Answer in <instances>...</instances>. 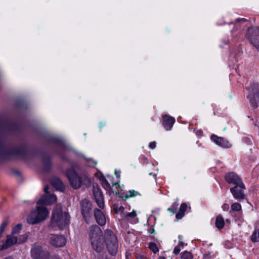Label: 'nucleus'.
Segmentation results:
<instances>
[{
	"label": "nucleus",
	"mask_w": 259,
	"mask_h": 259,
	"mask_svg": "<svg viewBox=\"0 0 259 259\" xmlns=\"http://www.w3.org/2000/svg\"><path fill=\"white\" fill-rule=\"evenodd\" d=\"M51 222L60 229H64L70 223V216L67 212H63L61 205L57 204L53 212Z\"/></svg>",
	"instance_id": "nucleus-1"
},
{
	"label": "nucleus",
	"mask_w": 259,
	"mask_h": 259,
	"mask_svg": "<svg viewBox=\"0 0 259 259\" xmlns=\"http://www.w3.org/2000/svg\"><path fill=\"white\" fill-rule=\"evenodd\" d=\"M49 211L44 206H37L36 210L32 211L27 218V223L29 224H38L47 219L49 215Z\"/></svg>",
	"instance_id": "nucleus-2"
},
{
	"label": "nucleus",
	"mask_w": 259,
	"mask_h": 259,
	"mask_svg": "<svg viewBox=\"0 0 259 259\" xmlns=\"http://www.w3.org/2000/svg\"><path fill=\"white\" fill-rule=\"evenodd\" d=\"M104 238L109 253L112 256L115 255L118 247L116 237L111 230L107 229L105 231Z\"/></svg>",
	"instance_id": "nucleus-3"
},
{
	"label": "nucleus",
	"mask_w": 259,
	"mask_h": 259,
	"mask_svg": "<svg viewBox=\"0 0 259 259\" xmlns=\"http://www.w3.org/2000/svg\"><path fill=\"white\" fill-rule=\"evenodd\" d=\"M66 176L69 180L70 183L74 189H78L80 187L83 182L87 181L89 183V179L87 177H79L77 174L72 169H69L66 171Z\"/></svg>",
	"instance_id": "nucleus-4"
},
{
	"label": "nucleus",
	"mask_w": 259,
	"mask_h": 259,
	"mask_svg": "<svg viewBox=\"0 0 259 259\" xmlns=\"http://www.w3.org/2000/svg\"><path fill=\"white\" fill-rule=\"evenodd\" d=\"M31 255L33 259H49V253L42 250L41 246L37 244H34L31 249Z\"/></svg>",
	"instance_id": "nucleus-5"
},
{
	"label": "nucleus",
	"mask_w": 259,
	"mask_h": 259,
	"mask_svg": "<svg viewBox=\"0 0 259 259\" xmlns=\"http://www.w3.org/2000/svg\"><path fill=\"white\" fill-rule=\"evenodd\" d=\"M49 186H46L44 188L45 194L43 195L37 202V204L42 205H50L56 202V196L48 192Z\"/></svg>",
	"instance_id": "nucleus-6"
},
{
	"label": "nucleus",
	"mask_w": 259,
	"mask_h": 259,
	"mask_svg": "<svg viewBox=\"0 0 259 259\" xmlns=\"http://www.w3.org/2000/svg\"><path fill=\"white\" fill-rule=\"evenodd\" d=\"M247 36L249 41L259 51V28H251L249 29Z\"/></svg>",
	"instance_id": "nucleus-7"
},
{
	"label": "nucleus",
	"mask_w": 259,
	"mask_h": 259,
	"mask_svg": "<svg viewBox=\"0 0 259 259\" xmlns=\"http://www.w3.org/2000/svg\"><path fill=\"white\" fill-rule=\"evenodd\" d=\"M245 185L242 183L231 188L230 192L235 199L241 201L245 198Z\"/></svg>",
	"instance_id": "nucleus-8"
},
{
	"label": "nucleus",
	"mask_w": 259,
	"mask_h": 259,
	"mask_svg": "<svg viewBox=\"0 0 259 259\" xmlns=\"http://www.w3.org/2000/svg\"><path fill=\"white\" fill-rule=\"evenodd\" d=\"M93 193L95 200L98 206L100 208L103 209L104 207V202L103 195L98 185L93 186Z\"/></svg>",
	"instance_id": "nucleus-9"
},
{
	"label": "nucleus",
	"mask_w": 259,
	"mask_h": 259,
	"mask_svg": "<svg viewBox=\"0 0 259 259\" xmlns=\"http://www.w3.org/2000/svg\"><path fill=\"white\" fill-rule=\"evenodd\" d=\"M89 235L91 240L100 239L102 235V231L97 225H93L89 228Z\"/></svg>",
	"instance_id": "nucleus-10"
},
{
	"label": "nucleus",
	"mask_w": 259,
	"mask_h": 259,
	"mask_svg": "<svg viewBox=\"0 0 259 259\" xmlns=\"http://www.w3.org/2000/svg\"><path fill=\"white\" fill-rule=\"evenodd\" d=\"M15 244H18V237L12 234L8 235L7 236L6 240L0 246V250L7 249Z\"/></svg>",
	"instance_id": "nucleus-11"
},
{
	"label": "nucleus",
	"mask_w": 259,
	"mask_h": 259,
	"mask_svg": "<svg viewBox=\"0 0 259 259\" xmlns=\"http://www.w3.org/2000/svg\"><path fill=\"white\" fill-rule=\"evenodd\" d=\"M10 154L18 158H24L27 154V150L25 146H22L12 150Z\"/></svg>",
	"instance_id": "nucleus-12"
},
{
	"label": "nucleus",
	"mask_w": 259,
	"mask_h": 259,
	"mask_svg": "<svg viewBox=\"0 0 259 259\" xmlns=\"http://www.w3.org/2000/svg\"><path fill=\"white\" fill-rule=\"evenodd\" d=\"M225 180L229 184H232L235 186L243 183L241 178L233 172L227 174L225 176Z\"/></svg>",
	"instance_id": "nucleus-13"
},
{
	"label": "nucleus",
	"mask_w": 259,
	"mask_h": 259,
	"mask_svg": "<svg viewBox=\"0 0 259 259\" xmlns=\"http://www.w3.org/2000/svg\"><path fill=\"white\" fill-rule=\"evenodd\" d=\"M66 239L62 235H52L51 237V244L55 247H59L65 245Z\"/></svg>",
	"instance_id": "nucleus-14"
},
{
	"label": "nucleus",
	"mask_w": 259,
	"mask_h": 259,
	"mask_svg": "<svg viewBox=\"0 0 259 259\" xmlns=\"http://www.w3.org/2000/svg\"><path fill=\"white\" fill-rule=\"evenodd\" d=\"M175 118L170 115L164 114L162 116V123L164 128L170 129L175 122Z\"/></svg>",
	"instance_id": "nucleus-15"
},
{
	"label": "nucleus",
	"mask_w": 259,
	"mask_h": 259,
	"mask_svg": "<svg viewBox=\"0 0 259 259\" xmlns=\"http://www.w3.org/2000/svg\"><path fill=\"white\" fill-rule=\"evenodd\" d=\"M94 217L97 223L100 226H104L106 224V218L103 212L100 209L96 208L94 210Z\"/></svg>",
	"instance_id": "nucleus-16"
},
{
	"label": "nucleus",
	"mask_w": 259,
	"mask_h": 259,
	"mask_svg": "<svg viewBox=\"0 0 259 259\" xmlns=\"http://www.w3.org/2000/svg\"><path fill=\"white\" fill-rule=\"evenodd\" d=\"M81 207V213L84 217H88L92 209V204L90 201L87 199L83 200L80 203Z\"/></svg>",
	"instance_id": "nucleus-17"
},
{
	"label": "nucleus",
	"mask_w": 259,
	"mask_h": 259,
	"mask_svg": "<svg viewBox=\"0 0 259 259\" xmlns=\"http://www.w3.org/2000/svg\"><path fill=\"white\" fill-rule=\"evenodd\" d=\"M52 185L56 189V190L63 191L65 188L61 180L58 178H54L51 180Z\"/></svg>",
	"instance_id": "nucleus-18"
},
{
	"label": "nucleus",
	"mask_w": 259,
	"mask_h": 259,
	"mask_svg": "<svg viewBox=\"0 0 259 259\" xmlns=\"http://www.w3.org/2000/svg\"><path fill=\"white\" fill-rule=\"evenodd\" d=\"M211 139L213 141L217 144L223 147H229V143L226 141L224 139L221 137H218V136L213 135L211 136Z\"/></svg>",
	"instance_id": "nucleus-19"
},
{
	"label": "nucleus",
	"mask_w": 259,
	"mask_h": 259,
	"mask_svg": "<svg viewBox=\"0 0 259 259\" xmlns=\"http://www.w3.org/2000/svg\"><path fill=\"white\" fill-rule=\"evenodd\" d=\"M99 239L92 240L93 248L97 252H101L104 249L103 244L99 240Z\"/></svg>",
	"instance_id": "nucleus-20"
},
{
	"label": "nucleus",
	"mask_w": 259,
	"mask_h": 259,
	"mask_svg": "<svg viewBox=\"0 0 259 259\" xmlns=\"http://www.w3.org/2000/svg\"><path fill=\"white\" fill-rule=\"evenodd\" d=\"M42 162L44 170L46 171H49L51 166L50 158L47 156H44L42 158Z\"/></svg>",
	"instance_id": "nucleus-21"
},
{
	"label": "nucleus",
	"mask_w": 259,
	"mask_h": 259,
	"mask_svg": "<svg viewBox=\"0 0 259 259\" xmlns=\"http://www.w3.org/2000/svg\"><path fill=\"white\" fill-rule=\"evenodd\" d=\"M187 205L186 203H182L180 208V212L176 214L178 219H181L184 215V212L186 210Z\"/></svg>",
	"instance_id": "nucleus-22"
},
{
	"label": "nucleus",
	"mask_w": 259,
	"mask_h": 259,
	"mask_svg": "<svg viewBox=\"0 0 259 259\" xmlns=\"http://www.w3.org/2000/svg\"><path fill=\"white\" fill-rule=\"evenodd\" d=\"M224 220L222 217L219 215L216 218L215 226L219 229H221L224 227Z\"/></svg>",
	"instance_id": "nucleus-23"
},
{
	"label": "nucleus",
	"mask_w": 259,
	"mask_h": 259,
	"mask_svg": "<svg viewBox=\"0 0 259 259\" xmlns=\"http://www.w3.org/2000/svg\"><path fill=\"white\" fill-rule=\"evenodd\" d=\"M251 240L253 242H259V228L254 231L251 235Z\"/></svg>",
	"instance_id": "nucleus-24"
},
{
	"label": "nucleus",
	"mask_w": 259,
	"mask_h": 259,
	"mask_svg": "<svg viewBox=\"0 0 259 259\" xmlns=\"http://www.w3.org/2000/svg\"><path fill=\"white\" fill-rule=\"evenodd\" d=\"M52 142H53L55 143H57V144H59L61 146L67 148L66 144L64 143V142L62 139L57 138V137H53L52 138Z\"/></svg>",
	"instance_id": "nucleus-25"
},
{
	"label": "nucleus",
	"mask_w": 259,
	"mask_h": 259,
	"mask_svg": "<svg viewBox=\"0 0 259 259\" xmlns=\"http://www.w3.org/2000/svg\"><path fill=\"white\" fill-rule=\"evenodd\" d=\"M22 228V225L18 224L15 227L13 228L11 234L14 235L15 234H18Z\"/></svg>",
	"instance_id": "nucleus-26"
},
{
	"label": "nucleus",
	"mask_w": 259,
	"mask_h": 259,
	"mask_svg": "<svg viewBox=\"0 0 259 259\" xmlns=\"http://www.w3.org/2000/svg\"><path fill=\"white\" fill-rule=\"evenodd\" d=\"M181 258L182 259H192L193 256L190 252L185 251L182 253Z\"/></svg>",
	"instance_id": "nucleus-27"
},
{
	"label": "nucleus",
	"mask_w": 259,
	"mask_h": 259,
	"mask_svg": "<svg viewBox=\"0 0 259 259\" xmlns=\"http://www.w3.org/2000/svg\"><path fill=\"white\" fill-rule=\"evenodd\" d=\"M231 210L232 211H239L241 209V206L238 203H234L231 206Z\"/></svg>",
	"instance_id": "nucleus-28"
},
{
	"label": "nucleus",
	"mask_w": 259,
	"mask_h": 259,
	"mask_svg": "<svg viewBox=\"0 0 259 259\" xmlns=\"http://www.w3.org/2000/svg\"><path fill=\"white\" fill-rule=\"evenodd\" d=\"M149 247L154 253L157 252L159 250L156 244L154 242L150 243Z\"/></svg>",
	"instance_id": "nucleus-29"
},
{
	"label": "nucleus",
	"mask_w": 259,
	"mask_h": 259,
	"mask_svg": "<svg viewBox=\"0 0 259 259\" xmlns=\"http://www.w3.org/2000/svg\"><path fill=\"white\" fill-rule=\"evenodd\" d=\"M138 194V192L135 190L129 191L125 196V198H128L131 197L135 196Z\"/></svg>",
	"instance_id": "nucleus-30"
},
{
	"label": "nucleus",
	"mask_w": 259,
	"mask_h": 259,
	"mask_svg": "<svg viewBox=\"0 0 259 259\" xmlns=\"http://www.w3.org/2000/svg\"><path fill=\"white\" fill-rule=\"evenodd\" d=\"M27 237L26 235H23L20 236L19 238H18V244H21L25 242L27 240Z\"/></svg>",
	"instance_id": "nucleus-31"
},
{
	"label": "nucleus",
	"mask_w": 259,
	"mask_h": 259,
	"mask_svg": "<svg viewBox=\"0 0 259 259\" xmlns=\"http://www.w3.org/2000/svg\"><path fill=\"white\" fill-rule=\"evenodd\" d=\"M137 215L136 212L135 210H133L132 212L126 213L125 214V218H135Z\"/></svg>",
	"instance_id": "nucleus-32"
},
{
	"label": "nucleus",
	"mask_w": 259,
	"mask_h": 259,
	"mask_svg": "<svg viewBox=\"0 0 259 259\" xmlns=\"http://www.w3.org/2000/svg\"><path fill=\"white\" fill-rule=\"evenodd\" d=\"M102 185L106 189L110 188V186L109 183L107 182V181L105 179L102 182Z\"/></svg>",
	"instance_id": "nucleus-33"
},
{
	"label": "nucleus",
	"mask_w": 259,
	"mask_h": 259,
	"mask_svg": "<svg viewBox=\"0 0 259 259\" xmlns=\"http://www.w3.org/2000/svg\"><path fill=\"white\" fill-rule=\"evenodd\" d=\"M87 161L89 162V165L90 166H93L97 164V162L90 159H88Z\"/></svg>",
	"instance_id": "nucleus-34"
},
{
	"label": "nucleus",
	"mask_w": 259,
	"mask_h": 259,
	"mask_svg": "<svg viewBox=\"0 0 259 259\" xmlns=\"http://www.w3.org/2000/svg\"><path fill=\"white\" fill-rule=\"evenodd\" d=\"M181 250L179 246H176L174 250V253L175 254H178Z\"/></svg>",
	"instance_id": "nucleus-35"
},
{
	"label": "nucleus",
	"mask_w": 259,
	"mask_h": 259,
	"mask_svg": "<svg viewBox=\"0 0 259 259\" xmlns=\"http://www.w3.org/2000/svg\"><path fill=\"white\" fill-rule=\"evenodd\" d=\"M179 245L178 246H179L180 248V247H183L184 246V244L181 241L182 237H181V236L180 235L179 236Z\"/></svg>",
	"instance_id": "nucleus-36"
},
{
	"label": "nucleus",
	"mask_w": 259,
	"mask_h": 259,
	"mask_svg": "<svg viewBox=\"0 0 259 259\" xmlns=\"http://www.w3.org/2000/svg\"><path fill=\"white\" fill-rule=\"evenodd\" d=\"M124 209V207H123L122 206H121L116 209V212H123Z\"/></svg>",
	"instance_id": "nucleus-37"
},
{
	"label": "nucleus",
	"mask_w": 259,
	"mask_h": 259,
	"mask_svg": "<svg viewBox=\"0 0 259 259\" xmlns=\"http://www.w3.org/2000/svg\"><path fill=\"white\" fill-rule=\"evenodd\" d=\"M8 223H9L8 221L6 220V221H4V222H3V223L1 224V226H2L3 228H4L5 229V228H6V227L7 226V225H8Z\"/></svg>",
	"instance_id": "nucleus-38"
},
{
	"label": "nucleus",
	"mask_w": 259,
	"mask_h": 259,
	"mask_svg": "<svg viewBox=\"0 0 259 259\" xmlns=\"http://www.w3.org/2000/svg\"><path fill=\"white\" fill-rule=\"evenodd\" d=\"M149 146L150 148L154 149L156 146V143L155 142H151Z\"/></svg>",
	"instance_id": "nucleus-39"
},
{
	"label": "nucleus",
	"mask_w": 259,
	"mask_h": 259,
	"mask_svg": "<svg viewBox=\"0 0 259 259\" xmlns=\"http://www.w3.org/2000/svg\"><path fill=\"white\" fill-rule=\"evenodd\" d=\"M223 208L224 210H228L229 208V205L228 204H224L223 206Z\"/></svg>",
	"instance_id": "nucleus-40"
},
{
	"label": "nucleus",
	"mask_w": 259,
	"mask_h": 259,
	"mask_svg": "<svg viewBox=\"0 0 259 259\" xmlns=\"http://www.w3.org/2000/svg\"><path fill=\"white\" fill-rule=\"evenodd\" d=\"M106 124V122H100V128H102L104 127V126Z\"/></svg>",
	"instance_id": "nucleus-41"
},
{
	"label": "nucleus",
	"mask_w": 259,
	"mask_h": 259,
	"mask_svg": "<svg viewBox=\"0 0 259 259\" xmlns=\"http://www.w3.org/2000/svg\"><path fill=\"white\" fill-rule=\"evenodd\" d=\"M119 173L120 172L119 171H118L117 170H115V175H116L117 178H119V176H120Z\"/></svg>",
	"instance_id": "nucleus-42"
},
{
	"label": "nucleus",
	"mask_w": 259,
	"mask_h": 259,
	"mask_svg": "<svg viewBox=\"0 0 259 259\" xmlns=\"http://www.w3.org/2000/svg\"><path fill=\"white\" fill-rule=\"evenodd\" d=\"M50 259H60L59 257L56 255H53L51 257Z\"/></svg>",
	"instance_id": "nucleus-43"
},
{
	"label": "nucleus",
	"mask_w": 259,
	"mask_h": 259,
	"mask_svg": "<svg viewBox=\"0 0 259 259\" xmlns=\"http://www.w3.org/2000/svg\"><path fill=\"white\" fill-rule=\"evenodd\" d=\"M168 210L169 211H172L173 212H175V211H174V209L172 208H169L168 209Z\"/></svg>",
	"instance_id": "nucleus-44"
},
{
	"label": "nucleus",
	"mask_w": 259,
	"mask_h": 259,
	"mask_svg": "<svg viewBox=\"0 0 259 259\" xmlns=\"http://www.w3.org/2000/svg\"><path fill=\"white\" fill-rule=\"evenodd\" d=\"M137 258L138 259H142V256L141 255H140L138 254V255H137Z\"/></svg>",
	"instance_id": "nucleus-45"
},
{
	"label": "nucleus",
	"mask_w": 259,
	"mask_h": 259,
	"mask_svg": "<svg viewBox=\"0 0 259 259\" xmlns=\"http://www.w3.org/2000/svg\"><path fill=\"white\" fill-rule=\"evenodd\" d=\"M5 229L4 228H3V227L1 225V226H0V231H3V232H4V230H5Z\"/></svg>",
	"instance_id": "nucleus-46"
},
{
	"label": "nucleus",
	"mask_w": 259,
	"mask_h": 259,
	"mask_svg": "<svg viewBox=\"0 0 259 259\" xmlns=\"http://www.w3.org/2000/svg\"><path fill=\"white\" fill-rule=\"evenodd\" d=\"M150 232H151V233H152V234H155V230H154V229H152V231H151Z\"/></svg>",
	"instance_id": "nucleus-47"
},
{
	"label": "nucleus",
	"mask_w": 259,
	"mask_h": 259,
	"mask_svg": "<svg viewBox=\"0 0 259 259\" xmlns=\"http://www.w3.org/2000/svg\"><path fill=\"white\" fill-rule=\"evenodd\" d=\"M240 20H241V21H244V20H245V19H243V18H242V19H237V21H239Z\"/></svg>",
	"instance_id": "nucleus-48"
},
{
	"label": "nucleus",
	"mask_w": 259,
	"mask_h": 259,
	"mask_svg": "<svg viewBox=\"0 0 259 259\" xmlns=\"http://www.w3.org/2000/svg\"><path fill=\"white\" fill-rule=\"evenodd\" d=\"M159 259H165V258L164 256H160Z\"/></svg>",
	"instance_id": "nucleus-49"
},
{
	"label": "nucleus",
	"mask_w": 259,
	"mask_h": 259,
	"mask_svg": "<svg viewBox=\"0 0 259 259\" xmlns=\"http://www.w3.org/2000/svg\"><path fill=\"white\" fill-rule=\"evenodd\" d=\"M118 183H116L114 184L113 186L116 185H118Z\"/></svg>",
	"instance_id": "nucleus-50"
},
{
	"label": "nucleus",
	"mask_w": 259,
	"mask_h": 259,
	"mask_svg": "<svg viewBox=\"0 0 259 259\" xmlns=\"http://www.w3.org/2000/svg\"><path fill=\"white\" fill-rule=\"evenodd\" d=\"M257 127H259V122H258V124Z\"/></svg>",
	"instance_id": "nucleus-51"
}]
</instances>
